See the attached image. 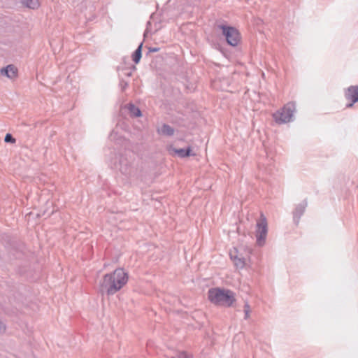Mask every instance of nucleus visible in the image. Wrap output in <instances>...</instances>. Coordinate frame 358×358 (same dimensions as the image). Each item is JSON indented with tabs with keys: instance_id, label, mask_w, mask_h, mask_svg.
<instances>
[{
	"instance_id": "obj_16",
	"label": "nucleus",
	"mask_w": 358,
	"mask_h": 358,
	"mask_svg": "<svg viewBox=\"0 0 358 358\" xmlns=\"http://www.w3.org/2000/svg\"><path fill=\"white\" fill-rule=\"evenodd\" d=\"M244 313H245V319L247 320L250 317V306L248 303H245L244 305Z\"/></svg>"
},
{
	"instance_id": "obj_3",
	"label": "nucleus",
	"mask_w": 358,
	"mask_h": 358,
	"mask_svg": "<svg viewBox=\"0 0 358 358\" xmlns=\"http://www.w3.org/2000/svg\"><path fill=\"white\" fill-rule=\"evenodd\" d=\"M268 233V224L265 215L261 213L259 219L256 224L255 236L257 244L259 246H263L265 244Z\"/></svg>"
},
{
	"instance_id": "obj_9",
	"label": "nucleus",
	"mask_w": 358,
	"mask_h": 358,
	"mask_svg": "<svg viewBox=\"0 0 358 358\" xmlns=\"http://www.w3.org/2000/svg\"><path fill=\"white\" fill-rule=\"evenodd\" d=\"M307 207V201L305 199L302 201L300 203H299L296 208L294 213V220L296 224H298L299 222L300 217L303 215L305 212L306 208Z\"/></svg>"
},
{
	"instance_id": "obj_6",
	"label": "nucleus",
	"mask_w": 358,
	"mask_h": 358,
	"mask_svg": "<svg viewBox=\"0 0 358 358\" xmlns=\"http://www.w3.org/2000/svg\"><path fill=\"white\" fill-rule=\"evenodd\" d=\"M345 97L350 103L347 104V108H351L358 102V85H352L348 87L345 91Z\"/></svg>"
},
{
	"instance_id": "obj_4",
	"label": "nucleus",
	"mask_w": 358,
	"mask_h": 358,
	"mask_svg": "<svg viewBox=\"0 0 358 358\" xmlns=\"http://www.w3.org/2000/svg\"><path fill=\"white\" fill-rule=\"evenodd\" d=\"M218 27L222 29V34L225 36L229 45L233 47L238 45L241 41V36L236 28L224 24L219 25Z\"/></svg>"
},
{
	"instance_id": "obj_18",
	"label": "nucleus",
	"mask_w": 358,
	"mask_h": 358,
	"mask_svg": "<svg viewBox=\"0 0 358 358\" xmlns=\"http://www.w3.org/2000/svg\"><path fill=\"white\" fill-rule=\"evenodd\" d=\"M171 358H192L191 355H188L185 352H181L178 353L176 357Z\"/></svg>"
},
{
	"instance_id": "obj_20",
	"label": "nucleus",
	"mask_w": 358,
	"mask_h": 358,
	"mask_svg": "<svg viewBox=\"0 0 358 358\" xmlns=\"http://www.w3.org/2000/svg\"><path fill=\"white\" fill-rule=\"evenodd\" d=\"M159 50V48H156V47H149L148 48L149 52H158Z\"/></svg>"
},
{
	"instance_id": "obj_2",
	"label": "nucleus",
	"mask_w": 358,
	"mask_h": 358,
	"mask_svg": "<svg viewBox=\"0 0 358 358\" xmlns=\"http://www.w3.org/2000/svg\"><path fill=\"white\" fill-rule=\"evenodd\" d=\"M209 301L215 305L230 307L235 301V294L229 289L211 288L208 292Z\"/></svg>"
},
{
	"instance_id": "obj_7",
	"label": "nucleus",
	"mask_w": 358,
	"mask_h": 358,
	"mask_svg": "<svg viewBox=\"0 0 358 358\" xmlns=\"http://www.w3.org/2000/svg\"><path fill=\"white\" fill-rule=\"evenodd\" d=\"M229 255L236 268H243L245 266V259L241 254H239L236 248H234L233 250H230Z\"/></svg>"
},
{
	"instance_id": "obj_8",
	"label": "nucleus",
	"mask_w": 358,
	"mask_h": 358,
	"mask_svg": "<svg viewBox=\"0 0 358 358\" xmlns=\"http://www.w3.org/2000/svg\"><path fill=\"white\" fill-rule=\"evenodd\" d=\"M1 75L13 80L17 77V69L13 64H9L1 69Z\"/></svg>"
},
{
	"instance_id": "obj_22",
	"label": "nucleus",
	"mask_w": 358,
	"mask_h": 358,
	"mask_svg": "<svg viewBox=\"0 0 358 358\" xmlns=\"http://www.w3.org/2000/svg\"><path fill=\"white\" fill-rule=\"evenodd\" d=\"M293 107H294V103H292V114H294V109L293 108ZM293 115H292V116H293Z\"/></svg>"
},
{
	"instance_id": "obj_10",
	"label": "nucleus",
	"mask_w": 358,
	"mask_h": 358,
	"mask_svg": "<svg viewBox=\"0 0 358 358\" xmlns=\"http://www.w3.org/2000/svg\"><path fill=\"white\" fill-rule=\"evenodd\" d=\"M174 129L167 124H163L161 128L157 129V133L160 135L172 136L174 134Z\"/></svg>"
},
{
	"instance_id": "obj_19",
	"label": "nucleus",
	"mask_w": 358,
	"mask_h": 358,
	"mask_svg": "<svg viewBox=\"0 0 358 358\" xmlns=\"http://www.w3.org/2000/svg\"><path fill=\"white\" fill-rule=\"evenodd\" d=\"M120 87H121L122 91H124L128 87V83L124 80H121L120 82Z\"/></svg>"
},
{
	"instance_id": "obj_15",
	"label": "nucleus",
	"mask_w": 358,
	"mask_h": 358,
	"mask_svg": "<svg viewBox=\"0 0 358 358\" xmlns=\"http://www.w3.org/2000/svg\"><path fill=\"white\" fill-rule=\"evenodd\" d=\"M124 160V159H122V158L120 159V165H122V164L123 163ZM120 171L122 173L126 174L127 173V171H128L127 163H126L124 166H120Z\"/></svg>"
},
{
	"instance_id": "obj_5",
	"label": "nucleus",
	"mask_w": 358,
	"mask_h": 358,
	"mask_svg": "<svg viewBox=\"0 0 358 358\" xmlns=\"http://www.w3.org/2000/svg\"><path fill=\"white\" fill-rule=\"evenodd\" d=\"M273 117L278 124L289 122L291 120V106L289 103L274 113Z\"/></svg>"
},
{
	"instance_id": "obj_12",
	"label": "nucleus",
	"mask_w": 358,
	"mask_h": 358,
	"mask_svg": "<svg viewBox=\"0 0 358 358\" xmlns=\"http://www.w3.org/2000/svg\"><path fill=\"white\" fill-rule=\"evenodd\" d=\"M127 108L131 117H138L142 115L141 110L133 103H129Z\"/></svg>"
},
{
	"instance_id": "obj_14",
	"label": "nucleus",
	"mask_w": 358,
	"mask_h": 358,
	"mask_svg": "<svg viewBox=\"0 0 358 358\" xmlns=\"http://www.w3.org/2000/svg\"><path fill=\"white\" fill-rule=\"evenodd\" d=\"M25 6L31 9H36L39 6V1L38 0H26Z\"/></svg>"
},
{
	"instance_id": "obj_21",
	"label": "nucleus",
	"mask_w": 358,
	"mask_h": 358,
	"mask_svg": "<svg viewBox=\"0 0 358 358\" xmlns=\"http://www.w3.org/2000/svg\"><path fill=\"white\" fill-rule=\"evenodd\" d=\"M6 330L5 325L0 321V334L3 333Z\"/></svg>"
},
{
	"instance_id": "obj_23",
	"label": "nucleus",
	"mask_w": 358,
	"mask_h": 358,
	"mask_svg": "<svg viewBox=\"0 0 358 358\" xmlns=\"http://www.w3.org/2000/svg\"><path fill=\"white\" fill-rule=\"evenodd\" d=\"M126 74H127V76H131V72H128V73H127Z\"/></svg>"
},
{
	"instance_id": "obj_1",
	"label": "nucleus",
	"mask_w": 358,
	"mask_h": 358,
	"mask_svg": "<svg viewBox=\"0 0 358 358\" xmlns=\"http://www.w3.org/2000/svg\"><path fill=\"white\" fill-rule=\"evenodd\" d=\"M128 281V274L122 268L105 274L99 282V292L107 295H113L120 290Z\"/></svg>"
},
{
	"instance_id": "obj_17",
	"label": "nucleus",
	"mask_w": 358,
	"mask_h": 358,
	"mask_svg": "<svg viewBox=\"0 0 358 358\" xmlns=\"http://www.w3.org/2000/svg\"><path fill=\"white\" fill-rule=\"evenodd\" d=\"M4 141L6 143H15V138L10 134H7L4 138Z\"/></svg>"
},
{
	"instance_id": "obj_13",
	"label": "nucleus",
	"mask_w": 358,
	"mask_h": 358,
	"mask_svg": "<svg viewBox=\"0 0 358 358\" xmlns=\"http://www.w3.org/2000/svg\"><path fill=\"white\" fill-rule=\"evenodd\" d=\"M143 42L140 43L138 47L132 54V60L135 64H138L142 57Z\"/></svg>"
},
{
	"instance_id": "obj_11",
	"label": "nucleus",
	"mask_w": 358,
	"mask_h": 358,
	"mask_svg": "<svg viewBox=\"0 0 358 358\" xmlns=\"http://www.w3.org/2000/svg\"><path fill=\"white\" fill-rule=\"evenodd\" d=\"M172 150L176 153L178 157H181V158H184V157H189V156H191V155H195V154H193L192 153V149L190 147H187V148H180V149H176V148H173Z\"/></svg>"
}]
</instances>
